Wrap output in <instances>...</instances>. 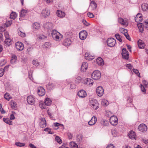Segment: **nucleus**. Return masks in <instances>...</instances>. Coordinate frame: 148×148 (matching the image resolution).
I'll list each match as a JSON object with an SVG mask.
<instances>
[{
  "mask_svg": "<svg viewBox=\"0 0 148 148\" xmlns=\"http://www.w3.org/2000/svg\"><path fill=\"white\" fill-rule=\"evenodd\" d=\"M51 35L53 39L56 40L59 39H61L63 37L62 34L55 30H53Z\"/></svg>",
  "mask_w": 148,
  "mask_h": 148,
  "instance_id": "nucleus-1",
  "label": "nucleus"
},
{
  "mask_svg": "<svg viewBox=\"0 0 148 148\" xmlns=\"http://www.w3.org/2000/svg\"><path fill=\"white\" fill-rule=\"evenodd\" d=\"M101 76V74L98 71H95L92 74V78L95 80L99 79Z\"/></svg>",
  "mask_w": 148,
  "mask_h": 148,
  "instance_id": "nucleus-2",
  "label": "nucleus"
},
{
  "mask_svg": "<svg viewBox=\"0 0 148 148\" xmlns=\"http://www.w3.org/2000/svg\"><path fill=\"white\" fill-rule=\"evenodd\" d=\"M107 42L108 46L110 47H113L116 43V40L112 38H108Z\"/></svg>",
  "mask_w": 148,
  "mask_h": 148,
  "instance_id": "nucleus-3",
  "label": "nucleus"
},
{
  "mask_svg": "<svg viewBox=\"0 0 148 148\" xmlns=\"http://www.w3.org/2000/svg\"><path fill=\"white\" fill-rule=\"evenodd\" d=\"M110 121L113 125H117L118 123L117 117L115 116H112L110 119Z\"/></svg>",
  "mask_w": 148,
  "mask_h": 148,
  "instance_id": "nucleus-4",
  "label": "nucleus"
},
{
  "mask_svg": "<svg viewBox=\"0 0 148 148\" xmlns=\"http://www.w3.org/2000/svg\"><path fill=\"white\" fill-rule=\"evenodd\" d=\"M90 104L91 107L95 110H97L99 108L98 103L96 100H91L90 102Z\"/></svg>",
  "mask_w": 148,
  "mask_h": 148,
  "instance_id": "nucleus-5",
  "label": "nucleus"
},
{
  "mask_svg": "<svg viewBox=\"0 0 148 148\" xmlns=\"http://www.w3.org/2000/svg\"><path fill=\"white\" fill-rule=\"evenodd\" d=\"M123 58L126 60H128L129 58L128 52L125 48H123L121 53Z\"/></svg>",
  "mask_w": 148,
  "mask_h": 148,
  "instance_id": "nucleus-6",
  "label": "nucleus"
},
{
  "mask_svg": "<svg viewBox=\"0 0 148 148\" xmlns=\"http://www.w3.org/2000/svg\"><path fill=\"white\" fill-rule=\"evenodd\" d=\"M139 130L142 132H145L147 130V126L144 124H141L138 127Z\"/></svg>",
  "mask_w": 148,
  "mask_h": 148,
  "instance_id": "nucleus-7",
  "label": "nucleus"
},
{
  "mask_svg": "<svg viewBox=\"0 0 148 148\" xmlns=\"http://www.w3.org/2000/svg\"><path fill=\"white\" fill-rule=\"evenodd\" d=\"M104 92V90L103 87L101 86H99L96 89V92L97 95L99 97L102 96Z\"/></svg>",
  "mask_w": 148,
  "mask_h": 148,
  "instance_id": "nucleus-8",
  "label": "nucleus"
},
{
  "mask_svg": "<svg viewBox=\"0 0 148 148\" xmlns=\"http://www.w3.org/2000/svg\"><path fill=\"white\" fill-rule=\"evenodd\" d=\"M50 12L47 9H43L41 13V16L43 17H46L49 15Z\"/></svg>",
  "mask_w": 148,
  "mask_h": 148,
  "instance_id": "nucleus-9",
  "label": "nucleus"
},
{
  "mask_svg": "<svg viewBox=\"0 0 148 148\" xmlns=\"http://www.w3.org/2000/svg\"><path fill=\"white\" fill-rule=\"evenodd\" d=\"M87 36V33L85 31H82L79 34V36L81 40H84L86 38Z\"/></svg>",
  "mask_w": 148,
  "mask_h": 148,
  "instance_id": "nucleus-10",
  "label": "nucleus"
},
{
  "mask_svg": "<svg viewBox=\"0 0 148 148\" xmlns=\"http://www.w3.org/2000/svg\"><path fill=\"white\" fill-rule=\"evenodd\" d=\"M16 47L17 50L20 51H22L23 49V45L22 43L20 42H17L16 43Z\"/></svg>",
  "mask_w": 148,
  "mask_h": 148,
  "instance_id": "nucleus-11",
  "label": "nucleus"
},
{
  "mask_svg": "<svg viewBox=\"0 0 148 148\" xmlns=\"http://www.w3.org/2000/svg\"><path fill=\"white\" fill-rule=\"evenodd\" d=\"M37 92L38 94L40 96H42L45 94V90L42 87H39L38 88Z\"/></svg>",
  "mask_w": 148,
  "mask_h": 148,
  "instance_id": "nucleus-12",
  "label": "nucleus"
},
{
  "mask_svg": "<svg viewBox=\"0 0 148 148\" xmlns=\"http://www.w3.org/2000/svg\"><path fill=\"white\" fill-rule=\"evenodd\" d=\"M27 101L29 104H33L35 102L34 98L32 96H29L27 98Z\"/></svg>",
  "mask_w": 148,
  "mask_h": 148,
  "instance_id": "nucleus-13",
  "label": "nucleus"
},
{
  "mask_svg": "<svg viewBox=\"0 0 148 148\" xmlns=\"http://www.w3.org/2000/svg\"><path fill=\"white\" fill-rule=\"evenodd\" d=\"M97 4L95 1H91L89 7V8L92 10H94L97 7Z\"/></svg>",
  "mask_w": 148,
  "mask_h": 148,
  "instance_id": "nucleus-14",
  "label": "nucleus"
},
{
  "mask_svg": "<svg viewBox=\"0 0 148 148\" xmlns=\"http://www.w3.org/2000/svg\"><path fill=\"white\" fill-rule=\"evenodd\" d=\"M97 119L95 116H93L91 119L88 122V124L89 125L92 126L94 125L96 122Z\"/></svg>",
  "mask_w": 148,
  "mask_h": 148,
  "instance_id": "nucleus-15",
  "label": "nucleus"
},
{
  "mask_svg": "<svg viewBox=\"0 0 148 148\" xmlns=\"http://www.w3.org/2000/svg\"><path fill=\"white\" fill-rule=\"evenodd\" d=\"M85 57L86 59L88 60H92L95 58L94 56H92L89 53L87 52L85 53Z\"/></svg>",
  "mask_w": 148,
  "mask_h": 148,
  "instance_id": "nucleus-16",
  "label": "nucleus"
},
{
  "mask_svg": "<svg viewBox=\"0 0 148 148\" xmlns=\"http://www.w3.org/2000/svg\"><path fill=\"white\" fill-rule=\"evenodd\" d=\"M78 96L81 98H84L86 96V92L83 90L79 91L78 93Z\"/></svg>",
  "mask_w": 148,
  "mask_h": 148,
  "instance_id": "nucleus-17",
  "label": "nucleus"
},
{
  "mask_svg": "<svg viewBox=\"0 0 148 148\" xmlns=\"http://www.w3.org/2000/svg\"><path fill=\"white\" fill-rule=\"evenodd\" d=\"M142 15L141 14L138 13L135 18V21L136 22H141L142 20Z\"/></svg>",
  "mask_w": 148,
  "mask_h": 148,
  "instance_id": "nucleus-18",
  "label": "nucleus"
},
{
  "mask_svg": "<svg viewBox=\"0 0 148 148\" xmlns=\"http://www.w3.org/2000/svg\"><path fill=\"white\" fill-rule=\"evenodd\" d=\"M88 67V64L86 62H83L81 66V71L83 72L85 71L87 69Z\"/></svg>",
  "mask_w": 148,
  "mask_h": 148,
  "instance_id": "nucleus-19",
  "label": "nucleus"
},
{
  "mask_svg": "<svg viewBox=\"0 0 148 148\" xmlns=\"http://www.w3.org/2000/svg\"><path fill=\"white\" fill-rule=\"evenodd\" d=\"M39 125L42 128L45 127L46 126V122L45 118H41V121L39 123Z\"/></svg>",
  "mask_w": 148,
  "mask_h": 148,
  "instance_id": "nucleus-20",
  "label": "nucleus"
},
{
  "mask_svg": "<svg viewBox=\"0 0 148 148\" xmlns=\"http://www.w3.org/2000/svg\"><path fill=\"white\" fill-rule=\"evenodd\" d=\"M138 46L140 49L144 48L145 46V44L141 40H139L138 42Z\"/></svg>",
  "mask_w": 148,
  "mask_h": 148,
  "instance_id": "nucleus-21",
  "label": "nucleus"
},
{
  "mask_svg": "<svg viewBox=\"0 0 148 148\" xmlns=\"http://www.w3.org/2000/svg\"><path fill=\"white\" fill-rule=\"evenodd\" d=\"M85 84L88 85L90 84L92 85L93 83V81L90 78H87L85 79L84 82Z\"/></svg>",
  "mask_w": 148,
  "mask_h": 148,
  "instance_id": "nucleus-22",
  "label": "nucleus"
},
{
  "mask_svg": "<svg viewBox=\"0 0 148 148\" xmlns=\"http://www.w3.org/2000/svg\"><path fill=\"white\" fill-rule=\"evenodd\" d=\"M97 63L99 65L102 66L104 64V62L103 59L101 57H99L97 60Z\"/></svg>",
  "mask_w": 148,
  "mask_h": 148,
  "instance_id": "nucleus-23",
  "label": "nucleus"
},
{
  "mask_svg": "<svg viewBox=\"0 0 148 148\" xmlns=\"http://www.w3.org/2000/svg\"><path fill=\"white\" fill-rule=\"evenodd\" d=\"M57 14L58 17L61 18L64 17L65 16V13L64 12L59 10L57 11Z\"/></svg>",
  "mask_w": 148,
  "mask_h": 148,
  "instance_id": "nucleus-24",
  "label": "nucleus"
},
{
  "mask_svg": "<svg viewBox=\"0 0 148 148\" xmlns=\"http://www.w3.org/2000/svg\"><path fill=\"white\" fill-rule=\"evenodd\" d=\"M71 43V41L69 38L66 39L63 42V45L65 46H69Z\"/></svg>",
  "mask_w": 148,
  "mask_h": 148,
  "instance_id": "nucleus-25",
  "label": "nucleus"
},
{
  "mask_svg": "<svg viewBox=\"0 0 148 148\" xmlns=\"http://www.w3.org/2000/svg\"><path fill=\"white\" fill-rule=\"evenodd\" d=\"M137 25L140 32L142 33L144 30L143 27L144 26V23L143 24L142 23H138Z\"/></svg>",
  "mask_w": 148,
  "mask_h": 148,
  "instance_id": "nucleus-26",
  "label": "nucleus"
},
{
  "mask_svg": "<svg viewBox=\"0 0 148 148\" xmlns=\"http://www.w3.org/2000/svg\"><path fill=\"white\" fill-rule=\"evenodd\" d=\"M56 85V84L54 83L49 82L47 84V86L48 88L51 90L54 88Z\"/></svg>",
  "mask_w": 148,
  "mask_h": 148,
  "instance_id": "nucleus-27",
  "label": "nucleus"
},
{
  "mask_svg": "<svg viewBox=\"0 0 148 148\" xmlns=\"http://www.w3.org/2000/svg\"><path fill=\"white\" fill-rule=\"evenodd\" d=\"M129 136L132 139H135L136 137L135 133L133 131H131L129 134Z\"/></svg>",
  "mask_w": 148,
  "mask_h": 148,
  "instance_id": "nucleus-28",
  "label": "nucleus"
},
{
  "mask_svg": "<svg viewBox=\"0 0 148 148\" xmlns=\"http://www.w3.org/2000/svg\"><path fill=\"white\" fill-rule=\"evenodd\" d=\"M12 40L10 38L6 39L4 41L5 44L8 45L10 46L12 44Z\"/></svg>",
  "mask_w": 148,
  "mask_h": 148,
  "instance_id": "nucleus-29",
  "label": "nucleus"
},
{
  "mask_svg": "<svg viewBox=\"0 0 148 148\" xmlns=\"http://www.w3.org/2000/svg\"><path fill=\"white\" fill-rule=\"evenodd\" d=\"M17 60V57L15 55H13L12 56L10 60V62L11 64H13L15 63Z\"/></svg>",
  "mask_w": 148,
  "mask_h": 148,
  "instance_id": "nucleus-30",
  "label": "nucleus"
},
{
  "mask_svg": "<svg viewBox=\"0 0 148 148\" xmlns=\"http://www.w3.org/2000/svg\"><path fill=\"white\" fill-rule=\"evenodd\" d=\"M43 47L45 48H49L51 46V43L49 42H47L45 43L42 45Z\"/></svg>",
  "mask_w": 148,
  "mask_h": 148,
  "instance_id": "nucleus-31",
  "label": "nucleus"
},
{
  "mask_svg": "<svg viewBox=\"0 0 148 148\" xmlns=\"http://www.w3.org/2000/svg\"><path fill=\"white\" fill-rule=\"evenodd\" d=\"M82 80V77L79 76H76L75 79V82L76 84H79L81 82Z\"/></svg>",
  "mask_w": 148,
  "mask_h": 148,
  "instance_id": "nucleus-32",
  "label": "nucleus"
},
{
  "mask_svg": "<svg viewBox=\"0 0 148 148\" xmlns=\"http://www.w3.org/2000/svg\"><path fill=\"white\" fill-rule=\"evenodd\" d=\"M51 101L48 98H47L45 100V103L47 106L50 105L51 103Z\"/></svg>",
  "mask_w": 148,
  "mask_h": 148,
  "instance_id": "nucleus-33",
  "label": "nucleus"
},
{
  "mask_svg": "<svg viewBox=\"0 0 148 148\" xmlns=\"http://www.w3.org/2000/svg\"><path fill=\"white\" fill-rule=\"evenodd\" d=\"M119 22L122 25H126L127 24L125 21L124 20L121 18H119Z\"/></svg>",
  "mask_w": 148,
  "mask_h": 148,
  "instance_id": "nucleus-34",
  "label": "nucleus"
},
{
  "mask_svg": "<svg viewBox=\"0 0 148 148\" xmlns=\"http://www.w3.org/2000/svg\"><path fill=\"white\" fill-rule=\"evenodd\" d=\"M40 25L37 22L34 23L32 25L33 29H38L39 28Z\"/></svg>",
  "mask_w": 148,
  "mask_h": 148,
  "instance_id": "nucleus-35",
  "label": "nucleus"
},
{
  "mask_svg": "<svg viewBox=\"0 0 148 148\" xmlns=\"http://www.w3.org/2000/svg\"><path fill=\"white\" fill-rule=\"evenodd\" d=\"M3 121L5 123H6L7 124L9 125H12V122L10 121V119L8 118H3Z\"/></svg>",
  "mask_w": 148,
  "mask_h": 148,
  "instance_id": "nucleus-36",
  "label": "nucleus"
},
{
  "mask_svg": "<svg viewBox=\"0 0 148 148\" xmlns=\"http://www.w3.org/2000/svg\"><path fill=\"white\" fill-rule=\"evenodd\" d=\"M141 8L143 11L147 10L148 8V5L146 3H144L142 5Z\"/></svg>",
  "mask_w": 148,
  "mask_h": 148,
  "instance_id": "nucleus-37",
  "label": "nucleus"
},
{
  "mask_svg": "<svg viewBox=\"0 0 148 148\" xmlns=\"http://www.w3.org/2000/svg\"><path fill=\"white\" fill-rule=\"evenodd\" d=\"M10 105L11 107L13 109H14L17 107V104L14 101H11L10 102Z\"/></svg>",
  "mask_w": 148,
  "mask_h": 148,
  "instance_id": "nucleus-38",
  "label": "nucleus"
},
{
  "mask_svg": "<svg viewBox=\"0 0 148 148\" xmlns=\"http://www.w3.org/2000/svg\"><path fill=\"white\" fill-rule=\"evenodd\" d=\"M17 32L18 34L21 37H23L25 36V33L22 32L20 29L17 30Z\"/></svg>",
  "mask_w": 148,
  "mask_h": 148,
  "instance_id": "nucleus-39",
  "label": "nucleus"
},
{
  "mask_svg": "<svg viewBox=\"0 0 148 148\" xmlns=\"http://www.w3.org/2000/svg\"><path fill=\"white\" fill-rule=\"evenodd\" d=\"M83 136L80 134L78 135L77 136V142H79L82 141V139Z\"/></svg>",
  "mask_w": 148,
  "mask_h": 148,
  "instance_id": "nucleus-40",
  "label": "nucleus"
},
{
  "mask_svg": "<svg viewBox=\"0 0 148 148\" xmlns=\"http://www.w3.org/2000/svg\"><path fill=\"white\" fill-rule=\"evenodd\" d=\"M27 11L25 10H23L21 12L20 16L23 17H24L27 13Z\"/></svg>",
  "mask_w": 148,
  "mask_h": 148,
  "instance_id": "nucleus-41",
  "label": "nucleus"
},
{
  "mask_svg": "<svg viewBox=\"0 0 148 148\" xmlns=\"http://www.w3.org/2000/svg\"><path fill=\"white\" fill-rule=\"evenodd\" d=\"M16 17V14L15 12H12L10 14V18L13 19H15Z\"/></svg>",
  "mask_w": 148,
  "mask_h": 148,
  "instance_id": "nucleus-42",
  "label": "nucleus"
},
{
  "mask_svg": "<svg viewBox=\"0 0 148 148\" xmlns=\"http://www.w3.org/2000/svg\"><path fill=\"white\" fill-rule=\"evenodd\" d=\"M72 148H78V146L75 143L71 142L70 143Z\"/></svg>",
  "mask_w": 148,
  "mask_h": 148,
  "instance_id": "nucleus-43",
  "label": "nucleus"
},
{
  "mask_svg": "<svg viewBox=\"0 0 148 148\" xmlns=\"http://www.w3.org/2000/svg\"><path fill=\"white\" fill-rule=\"evenodd\" d=\"M101 104L104 106H107L108 104V102L107 100L103 99L101 101Z\"/></svg>",
  "mask_w": 148,
  "mask_h": 148,
  "instance_id": "nucleus-44",
  "label": "nucleus"
},
{
  "mask_svg": "<svg viewBox=\"0 0 148 148\" xmlns=\"http://www.w3.org/2000/svg\"><path fill=\"white\" fill-rule=\"evenodd\" d=\"M115 37L116 39L119 42H121L122 41V39L121 38L119 34H117L115 35Z\"/></svg>",
  "mask_w": 148,
  "mask_h": 148,
  "instance_id": "nucleus-45",
  "label": "nucleus"
},
{
  "mask_svg": "<svg viewBox=\"0 0 148 148\" xmlns=\"http://www.w3.org/2000/svg\"><path fill=\"white\" fill-rule=\"evenodd\" d=\"M55 139L58 143L60 144L62 143V141L59 136H56L55 137Z\"/></svg>",
  "mask_w": 148,
  "mask_h": 148,
  "instance_id": "nucleus-46",
  "label": "nucleus"
},
{
  "mask_svg": "<svg viewBox=\"0 0 148 148\" xmlns=\"http://www.w3.org/2000/svg\"><path fill=\"white\" fill-rule=\"evenodd\" d=\"M122 30L123 32H122L124 34L126 38V37H127L128 35V34L127 32V30L124 28L122 29Z\"/></svg>",
  "mask_w": 148,
  "mask_h": 148,
  "instance_id": "nucleus-47",
  "label": "nucleus"
},
{
  "mask_svg": "<svg viewBox=\"0 0 148 148\" xmlns=\"http://www.w3.org/2000/svg\"><path fill=\"white\" fill-rule=\"evenodd\" d=\"M133 72L136 74L138 77H140V73L139 72L138 70L136 69H133Z\"/></svg>",
  "mask_w": 148,
  "mask_h": 148,
  "instance_id": "nucleus-48",
  "label": "nucleus"
},
{
  "mask_svg": "<svg viewBox=\"0 0 148 148\" xmlns=\"http://www.w3.org/2000/svg\"><path fill=\"white\" fill-rule=\"evenodd\" d=\"M112 134L113 136L115 137L118 135V133L115 130H113L112 131Z\"/></svg>",
  "mask_w": 148,
  "mask_h": 148,
  "instance_id": "nucleus-49",
  "label": "nucleus"
},
{
  "mask_svg": "<svg viewBox=\"0 0 148 148\" xmlns=\"http://www.w3.org/2000/svg\"><path fill=\"white\" fill-rule=\"evenodd\" d=\"M15 144L17 146L20 147H23L25 145V143H16Z\"/></svg>",
  "mask_w": 148,
  "mask_h": 148,
  "instance_id": "nucleus-50",
  "label": "nucleus"
},
{
  "mask_svg": "<svg viewBox=\"0 0 148 148\" xmlns=\"http://www.w3.org/2000/svg\"><path fill=\"white\" fill-rule=\"evenodd\" d=\"M4 98L6 99L8 101H9V99H10V95H9L8 93H5L4 95Z\"/></svg>",
  "mask_w": 148,
  "mask_h": 148,
  "instance_id": "nucleus-51",
  "label": "nucleus"
},
{
  "mask_svg": "<svg viewBox=\"0 0 148 148\" xmlns=\"http://www.w3.org/2000/svg\"><path fill=\"white\" fill-rule=\"evenodd\" d=\"M140 87L141 88V90L143 92H144V93H145L146 90L144 86L142 84H140Z\"/></svg>",
  "mask_w": 148,
  "mask_h": 148,
  "instance_id": "nucleus-52",
  "label": "nucleus"
},
{
  "mask_svg": "<svg viewBox=\"0 0 148 148\" xmlns=\"http://www.w3.org/2000/svg\"><path fill=\"white\" fill-rule=\"evenodd\" d=\"M45 131H47V132H48V133L49 134H53V133H54L53 132L51 131V130L50 129H49V128H45Z\"/></svg>",
  "mask_w": 148,
  "mask_h": 148,
  "instance_id": "nucleus-53",
  "label": "nucleus"
},
{
  "mask_svg": "<svg viewBox=\"0 0 148 148\" xmlns=\"http://www.w3.org/2000/svg\"><path fill=\"white\" fill-rule=\"evenodd\" d=\"M46 25L48 26L47 28L48 29H51L53 27L52 24L51 23H46Z\"/></svg>",
  "mask_w": 148,
  "mask_h": 148,
  "instance_id": "nucleus-54",
  "label": "nucleus"
},
{
  "mask_svg": "<svg viewBox=\"0 0 148 148\" xmlns=\"http://www.w3.org/2000/svg\"><path fill=\"white\" fill-rule=\"evenodd\" d=\"M144 25L146 28L148 29V20H146L144 22Z\"/></svg>",
  "mask_w": 148,
  "mask_h": 148,
  "instance_id": "nucleus-55",
  "label": "nucleus"
},
{
  "mask_svg": "<svg viewBox=\"0 0 148 148\" xmlns=\"http://www.w3.org/2000/svg\"><path fill=\"white\" fill-rule=\"evenodd\" d=\"M12 23V20H10V21H8L7 22H6L5 23V25L6 27H8Z\"/></svg>",
  "mask_w": 148,
  "mask_h": 148,
  "instance_id": "nucleus-56",
  "label": "nucleus"
},
{
  "mask_svg": "<svg viewBox=\"0 0 148 148\" xmlns=\"http://www.w3.org/2000/svg\"><path fill=\"white\" fill-rule=\"evenodd\" d=\"M5 71L2 69H0V77L2 76L4 74Z\"/></svg>",
  "mask_w": 148,
  "mask_h": 148,
  "instance_id": "nucleus-57",
  "label": "nucleus"
},
{
  "mask_svg": "<svg viewBox=\"0 0 148 148\" xmlns=\"http://www.w3.org/2000/svg\"><path fill=\"white\" fill-rule=\"evenodd\" d=\"M88 16L90 18H93L94 17V15L92 13L88 12L87 13Z\"/></svg>",
  "mask_w": 148,
  "mask_h": 148,
  "instance_id": "nucleus-58",
  "label": "nucleus"
},
{
  "mask_svg": "<svg viewBox=\"0 0 148 148\" xmlns=\"http://www.w3.org/2000/svg\"><path fill=\"white\" fill-rule=\"evenodd\" d=\"M32 63L33 65L36 66H38L39 65V63L37 62L35 60H33V61Z\"/></svg>",
  "mask_w": 148,
  "mask_h": 148,
  "instance_id": "nucleus-59",
  "label": "nucleus"
},
{
  "mask_svg": "<svg viewBox=\"0 0 148 148\" xmlns=\"http://www.w3.org/2000/svg\"><path fill=\"white\" fill-rule=\"evenodd\" d=\"M62 125V126H63L62 124H60L58 123H54V125L55 127H57V129L58 128V126Z\"/></svg>",
  "mask_w": 148,
  "mask_h": 148,
  "instance_id": "nucleus-60",
  "label": "nucleus"
},
{
  "mask_svg": "<svg viewBox=\"0 0 148 148\" xmlns=\"http://www.w3.org/2000/svg\"><path fill=\"white\" fill-rule=\"evenodd\" d=\"M5 37L6 39L10 38L9 37V34L8 32H5L4 33Z\"/></svg>",
  "mask_w": 148,
  "mask_h": 148,
  "instance_id": "nucleus-61",
  "label": "nucleus"
},
{
  "mask_svg": "<svg viewBox=\"0 0 148 148\" xmlns=\"http://www.w3.org/2000/svg\"><path fill=\"white\" fill-rule=\"evenodd\" d=\"M126 66L128 69H131L133 67L130 64H127Z\"/></svg>",
  "mask_w": 148,
  "mask_h": 148,
  "instance_id": "nucleus-62",
  "label": "nucleus"
},
{
  "mask_svg": "<svg viewBox=\"0 0 148 148\" xmlns=\"http://www.w3.org/2000/svg\"><path fill=\"white\" fill-rule=\"evenodd\" d=\"M76 86L75 84H71L70 85V88L72 89H74L76 88Z\"/></svg>",
  "mask_w": 148,
  "mask_h": 148,
  "instance_id": "nucleus-63",
  "label": "nucleus"
},
{
  "mask_svg": "<svg viewBox=\"0 0 148 148\" xmlns=\"http://www.w3.org/2000/svg\"><path fill=\"white\" fill-rule=\"evenodd\" d=\"M142 83L145 86V87H147V85L148 83L145 80H143L142 81Z\"/></svg>",
  "mask_w": 148,
  "mask_h": 148,
  "instance_id": "nucleus-64",
  "label": "nucleus"
}]
</instances>
